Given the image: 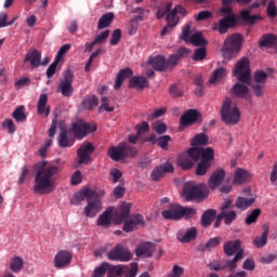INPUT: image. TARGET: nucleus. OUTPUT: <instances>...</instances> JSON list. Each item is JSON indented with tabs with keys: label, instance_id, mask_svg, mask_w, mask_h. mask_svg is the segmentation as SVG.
I'll use <instances>...</instances> for the list:
<instances>
[{
	"label": "nucleus",
	"instance_id": "nucleus-1",
	"mask_svg": "<svg viewBox=\"0 0 277 277\" xmlns=\"http://www.w3.org/2000/svg\"><path fill=\"white\" fill-rule=\"evenodd\" d=\"M39 167L40 169L36 171L35 185L31 192L40 196L53 194L55 192V176L60 174V167L53 164L47 167V162L44 161Z\"/></svg>",
	"mask_w": 277,
	"mask_h": 277
},
{
	"label": "nucleus",
	"instance_id": "nucleus-2",
	"mask_svg": "<svg viewBox=\"0 0 277 277\" xmlns=\"http://www.w3.org/2000/svg\"><path fill=\"white\" fill-rule=\"evenodd\" d=\"M224 8L221 10L223 14H228L230 16V13L233 12V9H230V4L238 3L239 5H249L247 9H243L240 12V18L242 23H247V25H254L256 21H263V16L261 15H250L252 14L253 10H259L261 5L265 8L267 5V0H255L252 3V0H221ZM251 3V4H250Z\"/></svg>",
	"mask_w": 277,
	"mask_h": 277
},
{
	"label": "nucleus",
	"instance_id": "nucleus-3",
	"mask_svg": "<svg viewBox=\"0 0 277 277\" xmlns=\"http://www.w3.org/2000/svg\"><path fill=\"white\" fill-rule=\"evenodd\" d=\"M197 211L194 208L189 207H183L179 203H172L169 206L168 210H164L161 212V215L164 220H171V221H179L183 220H190L193 215H196Z\"/></svg>",
	"mask_w": 277,
	"mask_h": 277
},
{
	"label": "nucleus",
	"instance_id": "nucleus-4",
	"mask_svg": "<svg viewBox=\"0 0 277 277\" xmlns=\"http://www.w3.org/2000/svg\"><path fill=\"white\" fill-rule=\"evenodd\" d=\"M220 114L225 124H239V120H241V111L239 107L233 106V100L230 97H226L223 101Z\"/></svg>",
	"mask_w": 277,
	"mask_h": 277
},
{
	"label": "nucleus",
	"instance_id": "nucleus-5",
	"mask_svg": "<svg viewBox=\"0 0 277 277\" xmlns=\"http://www.w3.org/2000/svg\"><path fill=\"white\" fill-rule=\"evenodd\" d=\"M241 51V35L233 34L228 36L223 44L222 53L225 60H233Z\"/></svg>",
	"mask_w": 277,
	"mask_h": 277
},
{
	"label": "nucleus",
	"instance_id": "nucleus-6",
	"mask_svg": "<svg viewBox=\"0 0 277 277\" xmlns=\"http://www.w3.org/2000/svg\"><path fill=\"white\" fill-rule=\"evenodd\" d=\"M234 77L237 81L250 84L252 80V69H250V58L243 56L238 60L234 66Z\"/></svg>",
	"mask_w": 277,
	"mask_h": 277
},
{
	"label": "nucleus",
	"instance_id": "nucleus-7",
	"mask_svg": "<svg viewBox=\"0 0 277 277\" xmlns=\"http://www.w3.org/2000/svg\"><path fill=\"white\" fill-rule=\"evenodd\" d=\"M183 196L188 201L202 200L209 196V188L205 184L186 183L183 188Z\"/></svg>",
	"mask_w": 277,
	"mask_h": 277
},
{
	"label": "nucleus",
	"instance_id": "nucleus-8",
	"mask_svg": "<svg viewBox=\"0 0 277 277\" xmlns=\"http://www.w3.org/2000/svg\"><path fill=\"white\" fill-rule=\"evenodd\" d=\"M269 75L265 72L264 70H256L253 74V81H249V85L258 98L263 96L264 91L263 88H265V83H267V78Z\"/></svg>",
	"mask_w": 277,
	"mask_h": 277
},
{
	"label": "nucleus",
	"instance_id": "nucleus-9",
	"mask_svg": "<svg viewBox=\"0 0 277 277\" xmlns=\"http://www.w3.org/2000/svg\"><path fill=\"white\" fill-rule=\"evenodd\" d=\"M192 34V26L186 25L182 30V35L180 36L181 40H184L187 44H193L194 47H207L209 41L202 37V32Z\"/></svg>",
	"mask_w": 277,
	"mask_h": 277
},
{
	"label": "nucleus",
	"instance_id": "nucleus-10",
	"mask_svg": "<svg viewBox=\"0 0 277 277\" xmlns=\"http://www.w3.org/2000/svg\"><path fill=\"white\" fill-rule=\"evenodd\" d=\"M189 153L193 156V161H208L211 163L215 159V150L212 147H190Z\"/></svg>",
	"mask_w": 277,
	"mask_h": 277
},
{
	"label": "nucleus",
	"instance_id": "nucleus-11",
	"mask_svg": "<svg viewBox=\"0 0 277 277\" xmlns=\"http://www.w3.org/2000/svg\"><path fill=\"white\" fill-rule=\"evenodd\" d=\"M72 81H75L72 71H70V69L65 70L58 84V90L62 96L69 97L75 92Z\"/></svg>",
	"mask_w": 277,
	"mask_h": 277
},
{
	"label": "nucleus",
	"instance_id": "nucleus-12",
	"mask_svg": "<svg viewBox=\"0 0 277 277\" xmlns=\"http://www.w3.org/2000/svg\"><path fill=\"white\" fill-rule=\"evenodd\" d=\"M109 261H121L127 263L133 259L130 250L124 248L122 245H117L113 250L107 253Z\"/></svg>",
	"mask_w": 277,
	"mask_h": 277
},
{
	"label": "nucleus",
	"instance_id": "nucleus-13",
	"mask_svg": "<svg viewBox=\"0 0 277 277\" xmlns=\"http://www.w3.org/2000/svg\"><path fill=\"white\" fill-rule=\"evenodd\" d=\"M96 131V126H92L88 122H74L69 133H74L77 140H83L88 133H94Z\"/></svg>",
	"mask_w": 277,
	"mask_h": 277
},
{
	"label": "nucleus",
	"instance_id": "nucleus-14",
	"mask_svg": "<svg viewBox=\"0 0 277 277\" xmlns=\"http://www.w3.org/2000/svg\"><path fill=\"white\" fill-rule=\"evenodd\" d=\"M185 12V8L183 5L175 6L168 15H167V25L160 32V35L166 36V34H170L172 31V27H176L179 25V16L177 14H183Z\"/></svg>",
	"mask_w": 277,
	"mask_h": 277
},
{
	"label": "nucleus",
	"instance_id": "nucleus-15",
	"mask_svg": "<svg viewBox=\"0 0 277 277\" xmlns=\"http://www.w3.org/2000/svg\"><path fill=\"white\" fill-rule=\"evenodd\" d=\"M87 206L84 208L85 217H96L103 211V202L101 199L89 197L85 199Z\"/></svg>",
	"mask_w": 277,
	"mask_h": 277
},
{
	"label": "nucleus",
	"instance_id": "nucleus-16",
	"mask_svg": "<svg viewBox=\"0 0 277 277\" xmlns=\"http://www.w3.org/2000/svg\"><path fill=\"white\" fill-rule=\"evenodd\" d=\"M149 66L154 68V70H157L158 72H163V70H168V68H174L173 63L171 62V58L166 60V56L163 55H157L156 57L149 58Z\"/></svg>",
	"mask_w": 277,
	"mask_h": 277
},
{
	"label": "nucleus",
	"instance_id": "nucleus-17",
	"mask_svg": "<svg viewBox=\"0 0 277 277\" xmlns=\"http://www.w3.org/2000/svg\"><path fill=\"white\" fill-rule=\"evenodd\" d=\"M237 27V17L235 15H226L213 26L214 31L219 34H228V29Z\"/></svg>",
	"mask_w": 277,
	"mask_h": 277
},
{
	"label": "nucleus",
	"instance_id": "nucleus-18",
	"mask_svg": "<svg viewBox=\"0 0 277 277\" xmlns=\"http://www.w3.org/2000/svg\"><path fill=\"white\" fill-rule=\"evenodd\" d=\"M93 153H94V145L92 143H83L80 146V148L77 150V155L79 157L78 163L80 166L90 163Z\"/></svg>",
	"mask_w": 277,
	"mask_h": 277
},
{
	"label": "nucleus",
	"instance_id": "nucleus-19",
	"mask_svg": "<svg viewBox=\"0 0 277 277\" xmlns=\"http://www.w3.org/2000/svg\"><path fill=\"white\" fill-rule=\"evenodd\" d=\"M232 94L235 95L236 98H245L248 101V98H250V84L243 81L236 82L232 88Z\"/></svg>",
	"mask_w": 277,
	"mask_h": 277
},
{
	"label": "nucleus",
	"instance_id": "nucleus-20",
	"mask_svg": "<svg viewBox=\"0 0 277 277\" xmlns=\"http://www.w3.org/2000/svg\"><path fill=\"white\" fill-rule=\"evenodd\" d=\"M72 261V253L66 250H62L56 253L54 258V267L57 269H62L64 267H68Z\"/></svg>",
	"mask_w": 277,
	"mask_h": 277
},
{
	"label": "nucleus",
	"instance_id": "nucleus-21",
	"mask_svg": "<svg viewBox=\"0 0 277 277\" xmlns=\"http://www.w3.org/2000/svg\"><path fill=\"white\" fill-rule=\"evenodd\" d=\"M174 172V166L172 163L167 162L164 164L156 167L151 171V180L155 181L156 183L160 180L163 179L167 174H172Z\"/></svg>",
	"mask_w": 277,
	"mask_h": 277
},
{
	"label": "nucleus",
	"instance_id": "nucleus-22",
	"mask_svg": "<svg viewBox=\"0 0 277 277\" xmlns=\"http://www.w3.org/2000/svg\"><path fill=\"white\" fill-rule=\"evenodd\" d=\"M126 148H127V143L121 142L118 144V146H110L108 148V157L113 161H122V159H127L126 157Z\"/></svg>",
	"mask_w": 277,
	"mask_h": 277
},
{
	"label": "nucleus",
	"instance_id": "nucleus-23",
	"mask_svg": "<svg viewBox=\"0 0 277 277\" xmlns=\"http://www.w3.org/2000/svg\"><path fill=\"white\" fill-rule=\"evenodd\" d=\"M155 250H157V245H155V242L145 241L136 247L135 254L136 256H146V259H150V256L155 254Z\"/></svg>",
	"mask_w": 277,
	"mask_h": 277
},
{
	"label": "nucleus",
	"instance_id": "nucleus-24",
	"mask_svg": "<svg viewBox=\"0 0 277 277\" xmlns=\"http://www.w3.org/2000/svg\"><path fill=\"white\" fill-rule=\"evenodd\" d=\"M194 156H192V153H189V149L187 151L182 153L176 158V164L182 170H192L194 168Z\"/></svg>",
	"mask_w": 277,
	"mask_h": 277
},
{
	"label": "nucleus",
	"instance_id": "nucleus-25",
	"mask_svg": "<svg viewBox=\"0 0 277 277\" xmlns=\"http://www.w3.org/2000/svg\"><path fill=\"white\" fill-rule=\"evenodd\" d=\"M224 179H226V171H224V169H216L213 171L208 181L210 189H216V187H220L224 182Z\"/></svg>",
	"mask_w": 277,
	"mask_h": 277
},
{
	"label": "nucleus",
	"instance_id": "nucleus-26",
	"mask_svg": "<svg viewBox=\"0 0 277 277\" xmlns=\"http://www.w3.org/2000/svg\"><path fill=\"white\" fill-rule=\"evenodd\" d=\"M75 144V137L70 136V130L62 127L60 129L58 135V146L60 148H70Z\"/></svg>",
	"mask_w": 277,
	"mask_h": 277
},
{
	"label": "nucleus",
	"instance_id": "nucleus-27",
	"mask_svg": "<svg viewBox=\"0 0 277 277\" xmlns=\"http://www.w3.org/2000/svg\"><path fill=\"white\" fill-rule=\"evenodd\" d=\"M176 237L181 243H189V241H194L198 237V229L196 227H190L186 230L181 229L177 232Z\"/></svg>",
	"mask_w": 277,
	"mask_h": 277
},
{
	"label": "nucleus",
	"instance_id": "nucleus-28",
	"mask_svg": "<svg viewBox=\"0 0 277 277\" xmlns=\"http://www.w3.org/2000/svg\"><path fill=\"white\" fill-rule=\"evenodd\" d=\"M198 118H200V113L198 110L188 109L181 116L180 124H182V127H192V124H194Z\"/></svg>",
	"mask_w": 277,
	"mask_h": 277
},
{
	"label": "nucleus",
	"instance_id": "nucleus-29",
	"mask_svg": "<svg viewBox=\"0 0 277 277\" xmlns=\"http://www.w3.org/2000/svg\"><path fill=\"white\" fill-rule=\"evenodd\" d=\"M47 103H49V95L43 93L39 96L37 114L39 116H44V118H49V114H51V106H47Z\"/></svg>",
	"mask_w": 277,
	"mask_h": 277
},
{
	"label": "nucleus",
	"instance_id": "nucleus-30",
	"mask_svg": "<svg viewBox=\"0 0 277 277\" xmlns=\"http://www.w3.org/2000/svg\"><path fill=\"white\" fill-rule=\"evenodd\" d=\"M42 60V53L36 49L28 50L24 62H29L31 68H38L40 66V62Z\"/></svg>",
	"mask_w": 277,
	"mask_h": 277
},
{
	"label": "nucleus",
	"instance_id": "nucleus-31",
	"mask_svg": "<svg viewBox=\"0 0 277 277\" xmlns=\"http://www.w3.org/2000/svg\"><path fill=\"white\" fill-rule=\"evenodd\" d=\"M217 217V210L215 209H208L203 212L200 219V224L203 228H209L211 224H213V220Z\"/></svg>",
	"mask_w": 277,
	"mask_h": 277
},
{
	"label": "nucleus",
	"instance_id": "nucleus-32",
	"mask_svg": "<svg viewBox=\"0 0 277 277\" xmlns=\"http://www.w3.org/2000/svg\"><path fill=\"white\" fill-rule=\"evenodd\" d=\"M223 249L226 256H234L235 254H237V252H239V250H243L241 249V240L239 239L235 241H227L224 245Z\"/></svg>",
	"mask_w": 277,
	"mask_h": 277
},
{
	"label": "nucleus",
	"instance_id": "nucleus-33",
	"mask_svg": "<svg viewBox=\"0 0 277 277\" xmlns=\"http://www.w3.org/2000/svg\"><path fill=\"white\" fill-rule=\"evenodd\" d=\"M130 77H133V70L131 68L121 69L116 77L115 90H120L122 83H124V79H130Z\"/></svg>",
	"mask_w": 277,
	"mask_h": 277
},
{
	"label": "nucleus",
	"instance_id": "nucleus-34",
	"mask_svg": "<svg viewBox=\"0 0 277 277\" xmlns=\"http://www.w3.org/2000/svg\"><path fill=\"white\" fill-rule=\"evenodd\" d=\"M111 217H114V209L107 208L97 219V226L104 228L111 225Z\"/></svg>",
	"mask_w": 277,
	"mask_h": 277
},
{
	"label": "nucleus",
	"instance_id": "nucleus-35",
	"mask_svg": "<svg viewBox=\"0 0 277 277\" xmlns=\"http://www.w3.org/2000/svg\"><path fill=\"white\" fill-rule=\"evenodd\" d=\"M248 181H250V172L246 169L237 168L234 173V183L236 185H243Z\"/></svg>",
	"mask_w": 277,
	"mask_h": 277
},
{
	"label": "nucleus",
	"instance_id": "nucleus-36",
	"mask_svg": "<svg viewBox=\"0 0 277 277\" xmlns=\"http://www.w3.org/2000/svg\"><path fill=\"white\" fill-rule=\"evenodd\" d=\"M148 80L140 76H133L129 81V88H135L136 90H144V88H148Z\"/></svg>",
	"mask_w": 277,
	"mask_h": 277
},
{
	"label": "nucleus",
	"instance_id": "nucleus-37",
	"mask_svg": "<svg viewBox=\"0 0 277 277\" xmlns=\"http://www.w3.org/2000/svg\"><path fill=\"white\" fill-rule=\"evenodd\" d=\"M222 243V237L210 238L205 245H200L198 250L201 252H211L213 248H217Z\"/></svg>",
	"mask_w": 277,
	"mask_h": 277
},
{
	"label": "nucleus",
	"instance_id": "nucleus-38",
	"mask_svg": "<svg viewBox=\"0 0 277 277\" xmlns=\"http://www.w3.org/2000/svg\"><path fill=\"white\" fill-rule=\"evenodd\" d=\"M243 259V250H239L233 260H226L223 265L227 272H233V269H237V263Z\"/></svg>",
	"mask_w": 277,
	"mask_h": 277
},
{
	"label": "nucleus",
	"instance_id": "nucleus-39",
	"mask_svg": "<svg viewBox=\"0 0 277 277\" xmlns=\"http://www.w3.org/2000/svg\"><path fill=\"white\" fill-rule=\"evenodd\" d=\"M277 44V36L274 34L264 35L260 40V47L265 49H274Z\"/></svg>",
	"mask_w": 277,
	"mask_h": 277
},
{
	"label": "nucleus",
	"instance_id": "nucleus-40",
	"mask_svg": "<svg viewBox=\"0 0 277 277\" xmlns=\"http://www.w3.org/2000/svg\"><path fill=\"white\" fill-rule=\"evenodd\" d=\"M115 16L116 15L114 14V12H108L106 14H103L97 22V28L105 29L106 27H109L111 23H114Z\"/></svg>",
	"mask_w": 277,
	"mask_h": 277
},
{
	"label": "nucleus",
	"instance_id": "nucleus-41",
	"mask_svg": "<svg viewBox=\"0 0 277 277\" xmlns=\"http://www.w3.org/2000/svg\"><path fill=\"white\" fill-rule=\"evenodd\" d=\"M131 214V203H122L120 212L118 213L117 219H115L116 224H122L124 220Z\"/></svg>",
	"mask_w": 277,
	"mask_h": 277
},
{
	"label": "nucleus",
	"instance_id": "nucleus-42",
	"mask_svg": "<svg viewBox=\"0 0 277 277\" xmlns=\"http://www.w3.org/2000/svg\"><path fill=\"white\" fill-rule=\"evenodd\" d=\"M252 205H254V198L238 197L235 202V208L240 211H246L247 209H250Z\"/></svg>",
	"mask_w": 277,
	"mask_h": 277
},
{
	"label": "nucleus",
	"instance_id": "nucleus-43",
	"mask_svg": "<svg viewBox=\"0 0 277 277\" xmlns=\"http://www.w3.org/2000/svg\"><path fill=\"white\" fill-rule=\"evenodd\" d=\"M91 193L90 188H83L81 189L78 194H75L72 199H71V205H80L83 202V200H88L90 198Z\"/></svg>",
	"mask_w": 277,
	"mask_h": 277
},
{
	"label": "nucleus",
	"instance_id": "nucleus-44",
	"mask_svg": "<svg viewBox=\"0 0 277 277\" xmlns=\"http://www.w3.org/2000/svg\"><path fill=\"white\" fill-rule=\"evenodd\" d=\"M220 214L225 226H230L237 220V211L235 210L221 211Z\"/></svg>",
	"mask_w": 277,
	"mask_h": 277
},
{
	"label": "nucleus",
	"instance_id": "nucleus-45",
	"mask_svg": "<svg viewBox=\"0 0 277 277\" xmlns=\"http://www.w3.org/2000/svg\"><path fill=\"white\" fill-rule=\"evenodd\" d=\"M269 236V227L265 226L262 236H258L253 240L255 248H265L267 246V237Z\"/></svg>",
	"mask_w": 277,
	"mask_h": 277
},
{
	"label": "nucleus",
	"instance_id": "nucleus-46",
	"mask_svg": "<svg viewBox=\"0 0 277 277\" xmlns=\"http://www.w3.org/2000/svg\"><path fill=\"white\" fill-rule=\"evenodd\" d=\"M188 55H189V49L180 48L175 54H172L170 56V60L173 63V67L179 64V60H182V57H187Z\"/></svg>",
	"mask_w": 277,
	"mask_h": 277
},
{
	"label": "nucleus",
	"instance_id": "nucleus-47",
	"mask_svg": "<svg viewBox=\"0 0 277 277\" xmlns=\"http://www.w3.org/2000/svg\"><path fill=\"white\" fill-rule=\"evenodd\" d=\"M98 105V97L96 95H88L82 101L83 109H94Z\"/></svg>",
	"mask_w": 277,
	"mask_h": 277
},
{
	"label": "nucleus",
	"instance_id": "nucleus-48",
	"mask_svg": "<svg viewBox=\"0 0 277 277\" xmlns=\"http://www.w3.org/2000/svg\"><path fill=\"white\" fill-rule=\"evenodd\" d=\"M208 170H211V162L200 160L195 171L196 176H205Z\"/></svg>",
	"mask_w": 277,
	"mask_h": 277
},
{
	"label": "nucleus",
	"instance_id": "nucleus-49",
	"mask_svg": "<svg viewBox=\"0 0 277 277\" xmlns=\"http://www.w3.org/2000/svg\"><path fill=\"white\" fill-rule=\"evenodd\" d=\"M226 77V68L220 67L215 69L210 78V83H217V81H222Z\"/></svg>",
	"mask_w": 277,
	"mask_h": 277
},
{
	"label": "nucleus",
	"instance_id": "nucleus-50",
	"mask_svg": "<svg viewBox=\"0 0 277 277\" xmlns=\"http://www.w3.org/2000/svg\"><path fill=\"white\" fill-rule=\"evenodd\" d=\"M260 216H261V209L256 208L252 210L250 214L247 215L245 220V224H247V226L256 224V220H259Z\"/></svg>",
	"mask_w": 277,
	"mask_h": 277
},
{
	"label": "nucleus",
	"instance_id": "nucleus-51",
	"mask_svg": "<svg viewBox=\"0 0 277 277\" xmlns=\"http://www.w3.org/2000/svg\"><path fill=\"white\" fill-rule=\"evenodd\" d=\"M190 144L192 146H207L209 144V136L205 133L197 134Z\"/></svg>",
	"mask_w": 277,
	"mask_h": 277
},
{
	"label": "nucleus",
	"instance_id": "nucleus-52",
	"mask_svg": "<svg viewBox=\"0 0 277 277\" xmlns=\"http://www.w3.org/2000/svg\"><path fill=\"white\" fill-rule=\"evenodd\" d=\"M16 122H25L27 120V115H25V106H18L12 114Z\"/></svg>",
	"mask_w": 277,
	"mask_h": 277
},
{
	"label": "nucleus",
	"instance_id": "nucleus-53",
	"mask_svg": "<svg viewBox=\"0 0 277 277\" xmlns=\"http://www.w3.org/2000/svg\"><path fill=\"white\" fill-rule=\"evenodd\" d=\"M23 265H24V261L22 260L21 256H14L10 263L11 271L14 272V274H18V272L23 269Z\"/></svg>",
	"mask_w": 277,
	"mask_h": 277
},
{
	"label": "nucleus",
	"instance_id": "nucleus-54",
	"mask_svg": "<svg viewBox=\"0 0 277 277\" xmlns=\"http://www.w3.org/2000/svg\"><path fill=\"white\" fill-rule=\"evenodd\" d=\"M207 57V49L205 47L198 48L194 51V62H202Z\"/></svg>",
	"mask_w": 277,
	"mask_h": 277
},
{
	"label": "nucleus",
	"instance_id": "nucleus-55",
	"mask_svg": "<svg viewBox=\"0 0 277 277\" xmlns=\"http://www.w3.org/2000/svg\"><path fill=\"white\" fill-rule=\"evenodd\" d=\"M266 14L268 18H276L277 16V8L276 2L274 0H269L266 6Z\"/></svg>",
	"mask_w": 277,
	"mask_h": 277
},
{
	"label": "nucleus",
	"instance_id": "nucleus-56",
	"mask_svg": "<svg viewBox=\"0 0 277 277\" xmlns=\"http://www.w3.org/2000/svg\"><path fill=\"white\" fill-rule=\"evenodd\" d=\"M169 94L172 96V98H181L183 96L184 92L179 88L176 84H171L169 88Z\"/></svg>",
	"mask_w": 277,
	"mask_h": 277
},
{
	"label": "nucleus",
	"instance_id": "nucleus-57",
	"mask_svg": "<svg viewBox=\"0 0 277 277\" xmlns=\"http://www.w3.org/2000/svg\"><path fill=\"white\" fill-rule=\"evenodd\" d=\"M153 129L156 133H158V135H163V133L168 131V126H166V123H163L162 121H156L153 124Z\"/></svg>",
	"mask_w": 277,
	"mask_h": 277
},
{
	"label": "nucleus",
	"instance_id": "nucleus-58",
	"mask_svg": "<svg viewBox=\"0 0 277 277\" xmlns=\"http://www.w3.org/2000/svg\"><path fill=\"white\" fill-rule=\"evenodd\" d=\"M57 64H60V60L55 58L53 63L47 69V77L48 79H52L57 70Z\"/></svg>",
	"mask_w": 277,
	"mask_h": 277
},
{
	"label": "nucleus",
	"instance_id": "nucleus-59",
	"mask_svg": "<svg viewBox=\"0 0 277 277\" xmlns=\"http://www.w3.org/2000/svg\"><path fill=\"white\" fill-rule=\"evenodd\" d=\"M172 141V137L170 135H162L157 140V144L160 148H163L164 150L168 148V144Z\"/></svg>",
	"mask_w": 277,
	"mask_h": 277
},
{
	"label": "nucleus",
	"instance_id": "nucleus-60",
	"mask_svg": "<svg viewBox=\"0 0 277 277\" xmlns=\"http://www.w3.org/2000/svg\"><path fill=\"white\" fill-rule=\"evenodd\" d=\"M120 38H122V31L120 29H115L110 37L111 47H116V44L120 42Z\"/></svg>",
	"mask_w": 277,
	"mask_h": 277
},
{
	"label": "nucleus",
	"instance_id": "nucleus-61",
	"mask_svg": "<svg viewBox=\"0 0 277 277\" xmlns=\"http://www.w3.org/2000/svg\"><path fill=\"white\" fill-rule=\"evenodd\" d=\"M150 126H148V121H143L142 123L136 124L137 135H143V133H148Z\"/></svg>",
	"mask_w": 277,
	"mask_h": 277
},
{
	"label": "nucleus",
	"instance_id": "nucleus-62",
	"mask_svg": "<svg viewBox=\"0 0 277 277\" xmlns=\"http://www.w3.org/2000/svg\"><path fill=\"white\" fill-rule=\"evenodd\" d=\"M107 38H109V30H104L102 34L95 37V39L93 40L94 44H103V42H105Z\"/></svg>",
	"mask_w": 277,
	"mask_h": 277
},
{
	"label": "nucleus",
	"instance_id": "nucleus-63",
	"mask_svg": "<svg viewBox=\"0 0 277 277\" xmlns=\"http://www.w3.org/2000/svg\"><path fill=\"white\" fill-rule=\"evenodd\" d=\"M137 276V263L133 262L131 263V268H129L126 274L124 277H136Z\"/></svg>",
	"mask_w": 277,
	"mask_h": 277
},
{
	"label": "nucleus",
	"instance_id": "nucleus-64",
	"mask_svg": "<svg viewBox=\"0 0 277 277\" xmlns=\"http://www.w3.org/2000/svg\"><path fill=\"white\" fill-rule=\"evenodd\" d=\"M122 274H124V269L122 267H114L109 273L107 277H121Z\"/></svg>",
	"mask_w": 277,
	"mask_h": 277
}]
</instances>
